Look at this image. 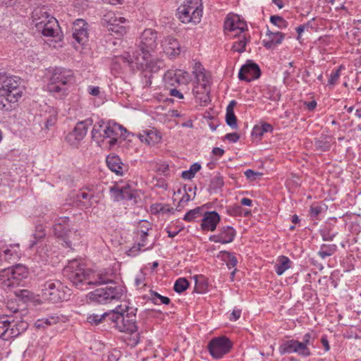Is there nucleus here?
<instances>
[{"label": "nucleus", "mask_w": 361, "mask_h": 361, "mask_svg": "<svg viewBox=\"0 0 361 361\" xmlns=\"http://www.w3.org/2000/svg\"><path fill=\"white\" fill-rule=\"evenodd\" d=\"M67 82L68 77L66 70L61 68H56L49 79L47 87V90L54 94L56 97L63 98V96L66 95Z\"/></svg>", "instance_id": "nucleus-8"}, {"label": "nucleus", "mask_w": 361, "mask_h": 361, "mask_svg": "<svg viewBox=\"0 0 361 361\" xmlns=\"http://www.w3.org/2000/svg\"><path fill=\"white\" fill-rule=\"evenodd\" d=\"M123 293L121 286L108 287L105 288H97L89 293V298L91 301L99 304H104L113 300L121 298Z\"/></svg>", "instance_id": "nucleus-10"}, {"label": "nucleus", "mask_w": 361, "mask_h": 361, "mask_svg": "<svg viewBox=\"0 0 361 361\" xmlns=\"http://www.w3.org/2000/svg\"><path fill=\"white\" fill-rule=\"evenodd\" d=\"M28 275V269L22 264L4 267L0 271V286L9 290L21 286Z\"/></svg>", "instance_id": "nucleus-4"}, {"label": "nucleus", "mask_w": 361, "mask_h": 361, "mask_svg": "<svg viewBox=\"0 0 361 361\" xmlns=\"http://www.w3.org/2000/svg\"><path fill=\"white\" fill-rule=\"evenodd\" d=\"M285 35L281 32H271L268 30L266 34V37L262 40L263 46L268 49H273L276 45L281 44Z\"/></svg>", "instance_id": "nucleus-25"}, {"label": "nucleus", "mask_w": 361, "mask_h": 361, "mask_svg": "<svg viewBox=\"0 0 361 361\" xmlns=\"http://www.w3.org/2000/svg\"><path fill=\"white\" fill-rule=\"evenodd\" d=\"M311 26V22H307L306 24L300 25L296 28V32H298V39L300 38L301 34L303 32L305 28Z\"/></svg>", "instance_id": "nucleus-61"}, {"label": "nucleus", "mask_w": 361, "mask_h": 361, "mask_svg": "<svg viewBox=\"0 0 361 361\" xmlns=\"http://www.w3.org/2000/svg\"><path fill=\"white\" fill-rule=\"evenodd\" d=\"M279 352L281 355L295 353L303 357L311 355V351L308 347L294 339L283 341L279 347Z\"/></svg>", "instance_id": "nucleus-15"}, {"label": "nucleus", "mask_w": 361, "mask_h": 361, "mask_svg": "<svg viewBox=\"0 0 361 361\" xmlns=\"http://www.w3.org/2000/svg\"><path fill=\"white\" fill-rule=\"evenodd\" d=\"M88 91L93 96H98L100 93L99 87L96 86H90Z\"/></svg>", "instance_id": "nucleus-64"}, {"label": "nucleus", "mask_w": 361, "mask_h": 361, "mask_svg": "<svg viewBox=\"0 0 361 361\" xmlns=\"http://www.w3.org/2000/svg\"><path fill=\"white\" fill-rule=\"evenodd\" d=\"M94 197V194L86 190H80L74 196L73 203L76 204L80 209L90 208L92 206L91 200Z\"/></svg>", "instance_id": "nucleus-24"}, {"label": "nucleus", "mask_w": 361, "mask_h": 361, "mask_svg": "<svg viewBox=\"0 0 361 361\" xmlns=\"http://www.w3.org/2000/svg\"><path fill=\"white\" fill-rule=\"evenodd\" d=\"M65 287L60 281H47L42 285V297L53 303L59 302L66 296Z\"/></svg>", "instance_id": "nucleus-9"}, {"label": "nucleus", "mask_w": 361, "mask_h": 361, "mask_svg": "<svg viewBox=\"0 0 361 361\" xmlns=\"http://www.w3.org/2000/svg\"><path fill=\"white\" fill-rule=\"evenodd\" d=\"M235 235V229L230 226H226L220 228L219 233L210 235L209 239L212 242L227 244L233 241Z\"/></svg>", "instance_id": "nucleus-20"}, {"label": "nucleus", "mask_w": 361, "mask_h": 361, "mask_svg": "<svg viewBox=\"0 0 361 361\" xmlns=\"http://www.w3.org/2000/svg\"><path fill=\"white\" fill-rule=\"evenodd\" d=\"M162 46L164 52L170 56H176L180 53V45L173 37H167L163 42Z\"/></svg>", "instance_id": "nucleus-26"}, {"label": "nucleus", "mask_w": 361, "mask_h": 361, "mask_svg": "<svg viewBox=\"0 0 361 361\" xmlns=\"http://www.w3.org/2000/svg\"><path fill=\"white\" fill-rule=\"evenodd\" d=\"M338 250L336 244H322L317 252L319 257L324 259L328 257L334 255Z\"/></svg>", "instance_id": "nucleus-34"}, {"label": "nucleus", "mask_w": 361, "mask_h": 361, "mask_svg": "<svg viewBox=\"0 0 361 361\" xmlns=\"http://www.w3.org/2000/svg\"><path fill=\"white\" fill-rule=\"evenodd\" d=\"M235 37H237V40L233 42L231 49L241 54L245 51V47L250 42V37L243 33L235 34Z\"/></svg>", "instance_id": "nucleus-32"}, {"label": "nucleus", "mask_w": 361, "mask_h": 361, "mask_svg": "<svg viewBox=\"0 0 361 361\" xmlns=\"http://www.w3.org/2000/svg\"><path fill=\"white\" fill-rule=\"evenodd\" d=\"M239 138L240 136L236 133H228L225 135V139L233 143L238 142Z\"/></svg>", "instance_id": "nucleus-58"}, {"label": "nucleus", "mask_w": 361, "mask_h": 361, "mask_svg": "<svg viewBox=\"0 0 361 361\" xmlns=\"http://www.w3.org/2000/svg\"><path fill=\"white\" fill-rule=\"evenodd\" d=\"M160 212H161L163 214H167V213H173V208L171 207L168 204L162 205L160 208Z\"/></svg>", "instance_id": "nucleus-63"}, {"label": "nucleus", "mask_w": 361, "mask_h": 361, "mask_svg": "<svg viewBox=\"0 0 361 361\" xmlns=\"http://www.w3.org/2000/svg\"><path fill=\"white\" fill-rule=\"evenodd\" d=\"M270 22L281 29L287 27L288 25V22L279 16H271L270 17Z\"/></svg>", "instance_id": "nucleus-48"}, {"label": "nucleus", "mask_w": 361, "mask_h": 361, "mask_svg": "<svg viewBox=\"0 0 361 361\" xmlns=\"http://www.w3.org/2000/svg\"><path fill=\"white\" fill-rule=\"evenodd\" d=\"M69 281L77 288L85 290L87 286H99L112 282L106 271L85 269L78 259L69 260Z\"/></svg>", "instance_id": "nucleus-2"}, {"label": "nucleus", "mask_w": 361, "mask_h": 361, "mask_svg": "<svg viewBox=\"0 0 361 361\" xmlns=\"http://www.w3.org/2000/svg\"><path fill=\"white\" fill-rule=\"evenodd\" d=\"M223 185H224L223 178L219 175H216V176H214L212 178L209 187L212 189H217V188H221Z\"/></svg>", "instance_id": "nucleus-53"}, {"label": "nucleus", "mask_w": 361, "mask_h": 361, "mask_svg": "<svg viewBox=\"0 0 361 361\" xmlns=\"http://www.w3.org/2000/svg\"><path fill=\"white\" fill-rule=\"evenodd\" d=\"M226 124L233 129H237V118L234 114V111H226Z\"/></svg>", "instance_id": "nucleus-49"}, {"label": "nucleus", "mask_w": 361, "mask_h": 361, "mask_svg": "<svg viewBox=\"0 0 361 361\" xmlns=\"http://www.w3.org/2000/svg\"><path fill=\"white\" fill-rule=\"evenodd\" d=\"M314 146L318 151L327 152L331 147V139L328 136L322 135L315 139Z\"/></svg>", "instance_id": "nucleus-37"}, {"label": "nucleus", "mask_w": 361, "mask_h": 361, "mask_svg": "<svg viewBox=\"0 0 361 361\" xmlns=\"http://www.w3.org/2000/svg\"><path fill=\"white\" fill-rule=\"evenodd\" d=\"M105 123L103 121H101L96 123L92 128V139L99 141V140H103V129L105 126Z\"/></svg>", "instance_id": "nucleus-43"}, {"label": "nucleus", "mask_w": 361, "mask_h": 361, "mask_svg": "<svg viewBox=\"0 0 361 361\" xmlns=\"http://www.w3.org/2000/svg\"><path fill=\"white\" fill-rule=\"evenodd\" d=\"M142 56H131L129 54L122 55L117 58L118 61H122L124 63H127L129 65L135 63L136 67L139 70L148 71L152 73H156L161 68L162 62L160 61H155L152 58V54H150L147 60H145L144 62L140 61Z\"/></svg>", "instance_id": "nucleus-11"}, {"label": "nucleus", "mask_w": 361, "mask_h": 361, "mask_svg": "<svg viewBox=\"0 0 361 361\" xmlns=\"http://www.w3.org/2000/svg\"><path fill=\"white\" fill-rule=\"evenodd\" d=\"M181 177L185 180H190L195 177L194 173L189 169L188 170L183 171L181 173Z\"/></svg>", "instance_id": "nucleus-60"}, {"label": "nucleus", "mask_w": 361, "mask_h": 361, "mask_svg": "<svg viewBox=\"0 0 361 361\" xmlns=\"http://www.w3.org/2000/svg\"><path fill=\"white\" fill-rule=\"evenodd\" d=\"M314 338L312 337V334L306 333L302 338V341H300L302 344L306 347L308 345H313V341Z\"/></svg>", "instance_id": "nucleus-57"}, {"label": "nucleus", "mask_w": 361, "mask_h": 361, "mask_svg": "<svg viewBox=\"0 0 361 361\" xmlns=\"http://www.w3.org/2000/svg\"><path fill=\"white\" fill-rule=\"evenodd\" d=\"M157 32L152 29H145L140 37L137 49L133 56H142L140 61L147 60L150 54H153L157 47Z\"/></svg>", "instance_id": "nucleus-5"}, {"label": "nucleus", "mask_w": 361, "mask_h": 361, "mask_svg": "<svg viewBox=\"0 0 361 361\" xmlns=\"http://www.w3.org/2000/svg\"><path fill=\"white\" fill-rule=\"evenodd\" d=\"M199 64V70H197L195 73L196 78L198 81L202 80V83L197 85L192 89L193 94L195 97L196 102L200 104H207L210 102L209 97V88L207 85L208 80L204 73L203 72L204 68L200 67Z\"/></svg>", "instance_id": "nucleus-13"}, {"label": "nucleus", "mask_w": 361, "mask_h": 361, "mask_svg": "<svg viewBox=\"0 0 361 361\" xmlns=\"http://www.w3.org/2000/svg\"><path fill=\"white\" fill-rule=\"evenodd\" d=\"M135 198V194L130 185H128L126 186L122 187V200H131Z\"/></svg>", "instance_id": "nucleus-50"}, {"label": "nucleus", "mask_w": 361, "mask_h": 361, "mask_svg": "<svg viewBox=\"0 0 361 361\" xmlns=\"http://www.w3.org/2000/svg\"><path fill=\"white\" fill-rule=\"evenodd\" d=\"M57 27L58 22L56 19L54 17H51L49 18V20H47L45 23L42 25V27L39 30H42V33L44 36L54 37L57 32Z\"/></svg>", "instance_id": "nucleus-31"}, {"label": "nucleus", "mask_w": 361, "mask_h": 361, "mask_svg": "<svg viewBox=\"0 0 361 361\" xmlns=\"http://www.w3.org/2000/svg\"><path fill=\"white\" fill-rule=\"evenodd\" d=\"M320 233L322 238V240L324 241H331L336 235V233H331L329 231H327L326 228L322 229L320 231Z\"/></svg>", "instance_id": "nucleus-55"}, {"label": "nucleus", "mask_w": 361, "mask_h": 361, "mask_svg": "<svg viewBox=\"0 0 361 361\" xmlns=\"http://www.w3.org/2000/svg\"><path fill=\"white\" fill-rule=\"evenodd\" d=\"M170 94L173 97H177L178 99H183V94L177 89L171 88L170 90Z\"/></svg>", "instance_id": "nucleus-62"}, {"label": "nucleus", "mask_w": 361, "mask_h": 361, "mask_svg": "<svg viewBox=\"0 0 361 361\" xmlns=\"http://www.w3.org/2000/svg\"><path fill=\"white\" fill-rule=\"evenodd\" d=\"M261 75V71L259 66L247 61L245 64L242 66L238 73V78L240 80L250 82L259 78Z\"/></svg>", "instance_id": "nucleus-16"}, {"label": "nucleus", "mask_w": 361, "mask_h": 361, "mask_svg": "<svg viewBox=\"0 0 361 361\" xmlns=\"http://www.w3.org/2000/svg\"><path fill=\"white\" fill-rule=\"evenodd\" d=\"M137 309L126 303L118 305L115 310L110 311V324L121 332L133 335L129 345H136L140 341L136 321Z\"/></svg>", "instance_id": "nucleus-1"}, {"label": "nucleus", "mask_w": 361, "mask_h": 361, "mask_svg": "<svg viewBox=\"0 0 361 361\" xmlns=\"http://www.w3.org/2000/svg\"><path fill=\"white\" fill-rule=\"evenodd\" d=\"M188 73L181 70H169L164 75V81L168 87H176L188 80Z\"/></svg>", "instance_id": "nucleus-19"}, {"label": "nucleus", "mask_w": 361, "mask_h": 361, "mask_svg": "<svg viewBox=\"0 0 361 361\" xmlns=\"http://www.w3.org/2000/svg\"><path fill=\"white\" fill-rule=\"evenodd\" d=\"M241 315V310L235 308L232 311L231 316L229 317L231 321H236L240 317Z\"/></svg>", "instance_id": "nucleus-59"}, {"label": "nucleus", "mask_w": 361, "mask_h": 361, "mask_svg": "<svg viewBox=\"0 0 361 361\" xmlns=\"http://www.w3.org/2000/svg\"><path fill=\"white\" fill-rule=\"evenodd\" d=\"M224 30L232 32L238 30V33H243L246 25L243 21L240 20L239 16L237 15L228 16L224 21Z\"/></svg>", "instance_id": "nucleus-23"}, {"label": "nucleus", "mask_w": 361, "mask_h": 361, "mask_svg": "<svg viewBox=\"0 0 361 361\" xmlns=\"http://www.w3.org/2000/svg\"><path fill=\"white\" fill-rule=\"evenodd\" d=\"M109 169L117 175H123V164L117 155H109L106 159Z\"/></svg>", "instance_id": "nucleus-29"}, {"label": "nucleus", "mask_w": 361, "mask_h": 361, "mask_svg": "<svg viewBox=\"0 0 361 361\" xmlns=\"http://www.w3.org/2000/svg\"><path fill=\"white\" fill-rule=\"evenodd\" d=\"M92 121L91 119H86L82 121L77 123L73 132L69 133V142L71 145L77 147L78 142L82 140L87 134L88 127L91 126Z\"/></svg>", "instance_id": "nucleus-18"}, {"label": "nucleus", "mask_w": 361, "mask_h": 361, "mask_svg": "<svg viewBox=\"0 0 361 361\" xmlns=\"http://www.w3.org/2000/svg\"><path fill=\"white\" fill-rule=\"evenodd\" d=\"M178 18L183 23L200 22L202 16L201 0H186L177 10Z\"/></svg>", "instance_id": "nucleus-6"}, {"label": "nucleus", "mask_w": 361, "mask_h": 361, "mask_svg": "<svg viewBox=\"0 0 361 361\" xmlns=\"http://www.w3.org/2000/svg\"><path fill=\"white\" fill-rule=\"evenodd\" d=\"M290 263L291 262L288 257L284 255L279 257L277 262L274 265L276 273L279 276L282 275L287 269L290 267Z\"/></svg>", "instance_id": "nucleus-33"}, {"label": "nucleus", "mask_w": 361, "mask_h": 361, "mask_svg": "<svg viewBox=\"0 0 361 361\" xmlns=\"http://www.w3.org/2000/svg\"><path fill=\"white\" fill-rule=\"evenodd\" d=\"M19 245H11L9 248L4 250V259L8 263L18 259L20 257Z\"/></svg>", "instance_id": "nucleus-36"}, {"label": "nucleus", "mask_w": 361, "mask_h": 361, "mask_svg": "<svg viewBox=\"0 0 361 361\" xmlns=\"http://www.w3.org/2000/svg\"><path fill=\"white\" fill-rule=\"evenodd\" d=\"M28 327V324L23 320H11V317H0V338L7 341L16 338L23 333Z\"/></svg>", "instance_id": "nucleus-7"}, {"label": "nucleus", "mask_w": 361, "mask_h": 361, "mask_svg": "<svg viewBox=\"0 0 361 361\" xmlns=\"http://www.w3.org/2000/svg\"><path fill=\"white\" fill-rule=\"evenodd\" d=\"M68 217L59 218L54 226V233L59 242L63 245H68L67 236Z\"/></svg>", "instance_id": "nucleus-21"}, {"label": "nucleus", "mask_w": 361, "mask_h": 361, "mask_svg": "<svg viewBox=\"0 0 361 361\" xmlns=\"http://www.w3.org/2000/svg\"><path fill=\"white\" fill-rule=\"evenodd\" d=\"M109 31L115 33L117 37H122L127 32V27L126 23H117L114 27H110Z\"/></svg>", "instance_id": "nucleus-47"}, {"label": "nucleus", "mask_w": 361, "mask_h": 361, "mask_svg": "<svg viewBox=\"0 0 361 361\" xmlns=\"http://www.w3.org/2000/svg\"><path fill=\"white\" fill-rule=\"evenodd\" d=\"M232 348V341L225 336L213 338L207 345L209 354L216 360L221 359Z\"/></svg>", "instance_id": "nucleus-12"}, {"label": "nucleus", "mask_w": 361, "mask_h": 361, "mask_svg": "<svg viewBox=\"0 0 361 361\" xmlns=\"http://www.w3.org/2000/svg\"><path fill=\"white\" fill-rule=\"evenodd\" d=\"M87 23L83 19H77L73 22L72 31L73 38L79 44L82 46L88 39Z\"/></svg>", "instance_id": "nucleus-17"}, {"label": "nucleus", "mask_w": 361, "mask_h": 361, "mask_svg": "<svg viewBox=\"0 0 361 361\" xmlns=\"http://www.w3.org/2000/svg\"><path fill=\"white\" fill-rule=\"evenodd\" d=\"M145 228H146V231L145 230H139L138 231L139 234H140V240L138 241V243L137 244V247L138 250H146L151 248V247H146V246L147 245V236H148L147 231L151 228L145 227Z\"/></svg>", "instance_id": "nucleus-42"}, {"label": "nucleus", "mask_w": 361, "mask_h": 361, "mask_svg": "<svg viewBox=\"0 0 361 361\" xmlns=\"http://www.w3.org/2000/svg\"><path fill=\"white\" fill-rule=\"evenodd\" d=\"M137 137L142 142L148 145H154L161 140L160 133L155 129L143 130L142 133L138 134Z\"/></svg>", "instance_id": "nucleus-27"}, {"label": "nucleus", "mask_w": 361, "mask_h": 361, "mask_svg": "<svg viewBox=\"0 0 361 361\" xmlns=\"http://www.w3.org/2000/svg\"><path fill=\"white\" fill-rule=\"evenodd\" d=\"M59 321L58 317L51 316L47 318H42L37 319L35 323V326L38 329H44L47 326L56 324Z\"/></svg>", "instance_id": "nucleus-41"}, {"label": "nucleus", "mask_w": 361, "mask_h": 361, "mask_svg": "<svg viewBox=\"0 0 361 361\" xmlns=\"http://www.w3.org/2000/svg\"><path fill=\"white\" fill-rule=\"evenodd\" d=\"M110 192L114 201L122 200V187L114 185L110 188Z\"/></svg>", "instance_id": "nucleus-52"}, {"label": "nucleus", "mask_w": 361, "mask_h": 361, "mask_svg": "<svg viewBox=\"0 0 361 361\" xmlns=\"http://www.w3.org/2000/svg\"><path fill=\"white\" fill-rule=\"evenodd\" d=\"M52 16L47 11L44 6L35 8L32 12V21L35 23L37 29H40L42 25L45 23Z\"/></svg>", "instance_id": "nucleus-28"}, {"label": "nucleus", "mask_w": 361, "mask_h": 361, "mask_svg": "<svg viewBox=\"0 0 361 361\" xmlns=\"http://www.w3.org/2000/svg\"><path fill=\"white\" fill-rule=\"evenodd\" d=\"M273 129V126L271 124L263 123L260 126H254L252 131V136L255 137H261L265 133H271Z\"/></svg>", "instance_id": "nucleus-38"}, {"label": "nucleus", "mask_w": 361, "mask_h": 361, "mask_svg": "<svg viewBox=\"0 0 361 361\" xmlns=\"http://www.w3.org/2000/svg\"><path fill=\"white\" fill-rule=\"evenodd\" d=\"M126 134H129L128 130L116 122L108 121L103 129L104 139L110 138V146H114L117 143L118 137H122L123 140L127 139Z\"/></svg>", "instance_id": "nucleus-14"}, {"label": "nucleus", "mask_w": 361, "mask_h": 361, "mask_svg": "<svg viewBox=\"0 0 361 361\" xmlns=\"http://www.w3.org/2000/svg\"><path fill=\"white\" fill-rule=\"evenodd\" d=\"M204 207H197L188 211L184 216L183 220L188 222L195 221L203 216Z\"/></svg>", "instance_id": "nucleus-39"}, {"label": "nucleus", "mask_w": 361, "mask_h": 361, "mask_svg": "<svg viewBox=\"0 0 361 361\" xmlns=\"http://www.w3.org/2000/svg\"><path fill=\"white\" fill-rule=\"evenodd\" d=\"M102 23L103 25L106 26L108 30H110V27H114L117 23H126V20L120 16H117L113 12H108L104 15L102 19Z\"/></svg>", "instance_id": "nucleus-30"}, {"label": "nucleus", "mask_w": 361, "mask_h": 361, "mask_svg": "<svg viewBox=\"0 0 361 361\" xmlns=\"http://www.w3.org/2000/svg\"><path fill=\"white\" fill-rule=\"evenodd\" d=\"M45 232L42 228V226L37 227L35 233H34V240H32L30 245V247H33L40 240L42 239L45 236Z\"/></svg>", "instance_id": "nucleus-51"}, {"label": "nucleus", "mask_w": 361, "mask_h": 361, "mask_svg": "<svg viewBox=\"0 0 361 361\" xmlns=\"http://www.w3.org/2000/svg\"><path fill=\"white\" fill-rule=\"evenodd\" d=\"M217 257L226 262L228 269L233 268L237 265L238 259L232 252L223 250L219 253Z\"/></svg>", "instance_id": "nucleus-35"}, {"label": "nucleus", "mask_w": 361, "mask_h": 361, "mask_svg": "<svg viewBox=\"0 0 361 361\" xmlns=\"http://www.w3.org/2000/svg\"><path fill=\"white\" fill-rule=\"evenodd\" d=\"M343 68V66L341 65L338 68L331 72L328 79V85L334 87L337 83L341 76V71Z\"/></svg>", "instance_id": "nucleus-44"}, {"label": "nucleus", "mask_w": 361, "mask_h": 361, "mask_svg": "<svg viewBox=\"0 0 361 361\" xmlns=\"http://www.w3.org/2000/svg\"><path fill=\"white\" fill-rule=\"evenodd\" d=\"M201 228L203 231H214L220 221L219 214L215 212H205L203 214Z\"/></svg>", "instance_id": "nucleus-22"}, {"label": "nucleus", "mask_w": 361, "mask_h": 361, "mask_svg": "<svg viewBox=\"0 0 361 361\" xmlns=\"http://www.w3.org/2000/svg\"><path fill=\"white\" fill-rule=\"evenodd\" d=\"M322 211V207L321 206L312 204L310 207V214L311 217L317 218V216L321 214Z\"/></svg>", "instance_id": "nucleus-56"}, {"label": "nucleus", "mask_w": 361, "mask_h": 361, "mask_svg": "<svg viewBox=\"0 0 361 361\" xmlns=\"http://www.w3.org/2000/svg\"><path fill=\"white\" fill-rule=\"evenodd\" d=\"M189 286V282L185 278H179L175 282L173 289L178 293H180L185 291Z\"/></svg>", "instance_id": "nucleus-45"}, {"label": "nucleus", "mask_w": 361, "mask_h": 361, "mask_svg": "<svg viewBox=\"0 0 361 361\" xmlns=\"http://www.w3.org/2000/svg\"><path fill=\"white\" fill-rule=\"evenodd\" d=\"M262 173L260 172L255 171L252 169H247L245 171V176L250 181L256 180L258 177L262 176Z\"/></svg>", "instance_id": "nucleus-54"}, {"label": "nucleus", "mask_w": 361, "mask_h": 361, "mask_svg": "<svg viewBox=\"0 0 361 361\" xmlns=\"http://www.w3.org/2000/svg\"><path fill=\"white\" fill-rule=\"evenodd\" d=\"M109 314H110V312H104V313H103L101 315L92 314L89 315L87 317V321L90 324H94V325H98L99 324L102 322V321H105V322H109L110 324V316H109Z\"/></svg>", "instance_id": "nucleus-40"}, {"label": "nucleus", "mask_w": 361, "mask_h": 361, "mask_svg": "<svg viewBox=\"0 0 361 361\" xmlns=\"http://www.w3.org/2000/svg\"><path fill=\"white\" fill-rule=\"evenodd\" d=\"M18 77L0 72V111H9L12 104L22 97L23 90Z\"/></svg>", "instance_id": "nucleus-3"}, {"label": "nucleus", "mask_w": 361, "mask_h": 361, "mask_svg": "<svg viewBox=\"0 0 361 361\" xmlns=\"http://www.w3.org/2000/svg\"><path fill=\"white\" fill-rule=\"evenodd\" d=\"M150 295L152 302L156 305L159 304L158 300H159L160 303L164 305H169L171 302L170 299L168 297L161 295L160 294L155 291H151Z\"/></svg>", "instance_id": "nucleus-46"}]
</instances>
